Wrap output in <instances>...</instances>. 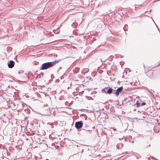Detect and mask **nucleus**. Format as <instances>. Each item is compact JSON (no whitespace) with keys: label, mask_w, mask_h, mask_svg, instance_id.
I'll list each match as a JSON object with an SVG mask.
<instances>
[{"label":"nucleus","mask_w":160,"mask_h":160,"mask_svg":"<svg viewBox=\"0 0 160 160\" xmlns=\"http://www.w3.org/2000/svg\"><path fill=\"white\" fill-rule=\"evenodd\" d=\"M60 60H55L53 62H49L44 63L42 65L41 69H47L49 68L53 67L57 63H58L60 61Z\"/></svg>","instance_id":"nucleus-1"},{"label":"nucleus","mask_w":160,"mask_h":160,"mask_svg":"<svg viewBox=\"0 0 160 160\" xmlns=\"http://www.w3.org/2000/svg\"><path fill=\"white\" fill-rule=\"evenodd\" d=\"M75 126L77 129H79L82 127L83 123L80 121L76 122Z\"/></svg>","instance_id":"nucleus-2"},{"label":"nucleus","mask_w":160,"mask_h":160,"mask_svg":"<svg viewBox=\"0 0 160 160\" xmlns=\"http://www.w3.org/2000/svg\"><path fill=\"white\" fill-rule=\"evenodd\" d=\"M14 62L12 61H10L9 63L8 64V67L10 68H12L13 67L14 65Z\"/></svg>","instance_id":"nucleus-3"},{"label":"nucleus","mask_w":160,"mask_h":160,"mask_svg":"<svg viewBox=\"0 0 160 160\" xmlns=\"http://www.w3.org/2000/svg\"><path fill=\"white\" fill-rule=\"evenodd\" d=\"M104 92L106 93L110 94L112 92V91H104Z\"/></svg>","instance_id":"nucleus-4"},{"label":"nucleus","mask_w":160,"mask_h":160,"mask_svg":"<svg viewBox=\"0 0 160 160\" xmlns=\"http://www.w3.org/2000/svg\"><path fill=\"white\" fill-rule=\"evenodd\" d=\"M121 91H117L115 93L116 95L117 96H118L119 94V93Z\"/></svg>","instance_id":"nucleus-5"},{"label":"nucleus","mask_w":160,"mask_h":160,"mask_svg":"<svg viewBox=\"0 0 160 160\" xmlns=\"http://www.w3.org/2000/svg\"><path fill=\"white\" fill-rule=\"evenodd\" d=\"M136 107L137 108H138L140 107V104L138 102H137L136 103Z\"/></svg>","instance_id":"nucleus-6"},{"label":"nucleus","mask_w":160,"mask_h":160,"mask_svg":"<svg viewBox=\"0 0 160 160\" xmlns=\"http://www.w3.org/2000/svg\"><path fill=\"white\" fill-rule=\"evenodd\" d=\"M123 89L122 87H121L117 89V90H122Z\"/></svg>","instance_id":"nucleus-7"},{"label":"nucleus","mask_w":160,"mask_h":160,"mask_svg":"<svg viewBox=\"0 0 160 160\" xmlns=\"http://www.w3.org/2000/svg\"><path fill=\"white\" fill-rule=\"evenodd\" d=\"M146 105V103L145 102H142V103L141 105H142V106H144V105Z\"/></svg>","instance_id":"nucleus-8"},{"label":"nucleus","mask_w":160,"mask_h":160,"mask_svg":"<svg viewBox=\"0 0 160 160\" xmlns=\"http://www.w3.org/2000/svg\"><path fill=\"white\" fill-rule=\"evenodd\" d=\"M108 90H113V89L111 88H110Z\"/></svg>","instance_id":"nucleus-9"},{"label":"nucleus","mask_w":160,"mask_h":160,"mask_svg":"<svg viewBox=\"0 0 160 160\" xmlns=\"http://www.w3.org/2000/svg\"><path fill=\"white\" fill-rule=\"evenodd\" d=\"M114 130H116V129H114Z\"/></svg>","instance_id":"nucleus-10"}]
</instances>
